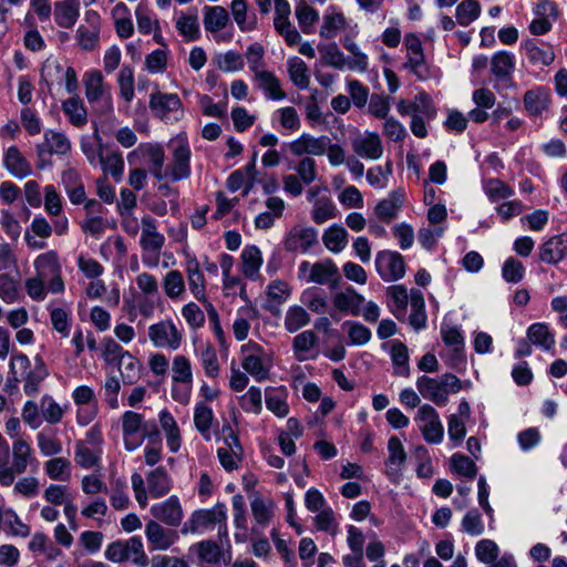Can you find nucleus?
Listing matches in <instances>:
<instances>
[{"label": "nucleus", "mask_w": 567, "mask_h": 567, "mask_svg": "<svg viewBox=\"0 0 567 567\" xmlns=\"http://www.w3.org/2000/svg\"><path fill=\"white\" fill-rule=\"evenodd\" d=\"M131 484L138 506L146 508L150 497L158 499L169 494L173 488V478L164 466H157L148 471L145 478L140 473H133Z\"/></svg>", "instance_id": "1"}, {"label": "nucleus", "mask_w": 567, "mask_h": 567, "mask_svg": "<svg viewBox=\"0 0 567 567\" xmlns=\"http://www.w3.org/2000/svg\"><path fill=\"white\" fill-rule=\"evenodd\" d=\"M416 389L425 400L443 406L447 403L450 394L461 391L462 383L452 373H444L437 378L422 375L416 380Z\"/></svg>", "instance_id": "2"}, {"label": "nucleus", "mask_w": 567, "mask_h": 567, "mask_svg": "<svg viewBox=\"0 0 567 567\" xmlns=\"http://www.w3.org/2000/svg\"><path fill=\"white\" fill-rule=\"evenodd\" d=\"M241 367L256 381L261 382L269 379L274 364L272 354L261 344L248 341L240 348Z\"/></svg>", "instance_id": "3"}, {"label": "nucleus", "mask_w": 567, "mask_h": 567, "mask_svg": "<svg viewBox=\"0 0 567 567\" xmlns=\"http://www.w3.org/2000/svg\"><path fill=\"white\" fill-rule=\"evenodd\" d=\"M12 461L7 466L0 462V484L10 486L14 483L16 475L27 472L29 466H37L38 460L31 444L25 440L12 442L11 446Z\"/></svg>", "instance_id": "4"}, {"label": "nucleus", "mask_w": 567, "mask_h": 567, "mask_svg": "<svg viewBox=\"0 0 567 567\" xmlns=\"http://www.w3.org/2000/svg\"><path fill=\"white\" fill-rule=\"evenodd\" d=\"M227 509L224 504H216L209 509L194 511L181 528L182 535L199 534L219 525V534H227Z\"/></svg>", "instance_id": "5"}, {"label": "nucleus", "mask_w": 567, "mask_h": 567, "mask_svg": "<svg viewBox=\"0 0 567 567\" xmlns=\"http://www.w3.org/2000/svg\"><path fill=\"white\" fill-rule=\"evenodd\" d=\"M104 555L110 561L117 564L131 561L136 567H146L150 563L140 536L109 544Z\"/></svg>", "instance_id": "6"}, {"label": "nucleus", "mask_w": 567, "mask_h": 567, "mask_svg": "<svg viewBox=\"0 0 567 567\" xmlns=\"http://www.w3.org/2000/svg\"><path fill=\"white\" fill-rule=\"evenodd\" d=\"M142 261L148 268L158 266L159 254L165 245V237L157 230V225L151 216L142 218V234L140 238Z\"/></svg>", "instance_id": "7"}, {"label": "nucleus", "mask_w": 567, "mask_h": 567, "mask_svg": "<svg viewBox=\"0 0 567 567\" xmlns=\"http://www.w3.org/2000/svg\"><path fill=\"white\" fill-rule=\"evenodd\" d=\"M146 429L147 424L141 413L127 410L121 415L123 444L127 452L138 450L145 439L151 437L152 433L147 432Z\"/></svg>", "instance_id": "8"}, {"label": "nucleus", "mask_w": 567, "mask_h": 567, "mask_svg": "<svg viewBox=\"0 0 567 567\" xmlns=\"http://www.w3.org/2000/svg\"><path fill=\"white\" fill-rule=\"evenodd\" d=\"M298 279L307 284L330 285L339 281V269L332 259L317 262L303 260L298 267Z\"/></svg>", "instance_id": "9"}, {"label": "nucleus", "mask_w": 567, "mask_h": 567, "mask_svg": "<svg viewBox=\"0 0 567 567\" xmlns=\"http://www.w3.org/2000/svg\"><path fill=\"white\" fill-rule=\"evenodd\" d=\"M85 97L90 104L99 105L105 113L113 112V100L110 86L104 82L97 70L87 71L83 76Z\"/></svg>", "instance_id": "10"}, {"label": "nucleus", "mask_w": 567, "mask_h": 567, "mask_svg": "<svg viewBox=\"0 0 567 567\" xmlns=\"http://www.w3.org/2000/svg\"><path fill=\"white\" fill-rule=\"evenodd\" d=\"M150 109L155 117L166 124H173L184 117V107L175 93L155 92L150 95Z\"/></svg>", "instance_id": "11"}, {"label": "nucleus", "mask_w": 567, "mask_h": 567, "mask_svg": "<svg viewBox=\"0 0 567 567\" xmlns=\"http://www.w3.org/2000/svg\"><path fill=\"white\" fill-rule=\"evenodd\" d=\"M172 161L168 175L172 182L186 179L190 176V147L185 134H178L171 141Z\"/></svg>", "instance_id": "12"}, {"label": "nucleus", "mask_w": 567, "mask_h": 567, "mask_svg": "<svg viewBox=\"0 0 567 567\" xmlns=\"http://www.w3.org/2000/svg\"><path fill=\"white\" fill-rule=\"evenodd\" d=\"M33 266L35 274L47 279L51 277L48 284V290L52 293H60L64 291V282L61 276V264L59 255L55 250H48L39 255Z\"/></svg>", "instance_id": "13"}, {"label": "nucleus", "mask_w": 567, "mask_h": 567, "mask_svg": "<svg viewBox=\"0 0 567 567\" xmlns=\"http://www.w3.org/2000/svg\"><path fill=\"white\" fill-rule=\"evenodd\" d=\"M423 439L430 444H439L444 437V426L437 411L430 404L419 406L414 417Z\"/></svg>", "instance_id": "14"}, {"label": "nucleus", "mask_w": 567, "mask_h": 567, "mask_svg": "<svg viewBox=\"0 0 567 567\" xmlns=\"http://www.w3.org/2000/svg\"><path fill=\"white\" fill-rule=\"evenodd\" d=\"M147 334L152 344L162 349L177 350L183 340L182 330L171 319L151 324Z\"/></svg>", "instance_id": "15"}, {"label": "nucleus", "mask_w": 567, "mask_h": 567, "mask_svg": "<svg viewBox=\"0 0 567 567\" xmlns=\"http://www.w3.org/2000/svg\"><path fill=\"white\" fill-rule=\"evenodd\" d=\"M375 270L385 282H394L405 275L406 265L401 254L393 250H381L375 255Z\"/></svg>", "instance_id": "16"}, {"label": "nucleus", "mask_w": 567, "mask_h": 567, "mask_svg": "<svg viewBox=\"0 0 567 567\" xmlns=\"http://www.w3.org/2000/svg\"><path fill=\"white\" fill-rule=\"evenodd\" d=\"M150 513L153 516L152 520L174 528L181 526L185 517L182 502L177 495H171L164 501L154 503L150 507Z\"/></svg>", "instance_id": "17"}, {"label": "nucleus", "mask_w": 567, "mask_h": 567, "mask_svg": "<svg viewBox=\"0 0 567 567\" xmlns=\"http://www.w3.org/2000/svg\"><path fill=\"white\" fill-rule=\"evenodd\" d=\"M72 150L69 136L58 130L48 128L43 133V141L35 146V153L40 161L53 155L65 156Z\"/></svg>", "instance_id": "18"}, {"label": "nucleus", "mask_w": 567, "mask_h": 567, "mask_svg": "<svg viewBox=\"0 0 567 567\" xmlns=\"http://www.w3.org/2000/svg\"><path fill=\"white\" fill-rule=\"evenodd\" d=\"M388 458L385 460L384 474L394 484L401 483L408 455L401 440L391 436L388 441Z\"/></svg>", "instance_id": "19"}, {"label": "nucleus", "mask_w": 567, "mask_h": 567, "mask_svg": "<svg viewBox=\"0 0 567 567\" xmlns=\"http://www.w3.org/2000/svg\"><path fill=\"white\" fill-rule=\"evenodd\" d=\"M145 537L152 550H168L179 540L178 532L167 528L157 520L150 519L145 525Z\"/></svg>", "instance_id": "20"}, {"label": "nucleus", "mask_w": 567, "mask_h": 567, "mask_svg": "<svg viewBox=\"0 0 567 567\" xmlns=\"http://www.w3.org/2000/svg\"><path fill=\"white\" fill-rule=\"evenodd\" d=\"M396 110L402 116L417 115L422 118L434 120L436 107L432 97L424 91L419 92L413 100H400Z\"/></svg>", "instance_id": "21"}, {"label": "nucleus", "mask_w": 567, "mask_h": 567, "mask_svg": "<svg viewBox=\"0 0 567 567\" xmlns=\"http://www.w3.org/2000/svg\"><path fill=\"white\" fill-rule=\"evenodd\" d=\"M327 137L326 135L317 137L309 133H302L297 138L290 141L287 144V148L292 156L297 157L302 155L322 156L327 148Z\"/></svg>", "instance_id": "22"}, {"label": "nucleus", "mask_w": 567, "mask_h": 567, "mask_svg": "<svg viewBox=\"0 0 567 567\" xmlns=\"http://www.w3.org/2000/svg\"><path fill=\"white\" fill-rule=\"evenodd\" d=\"M491 72L496 79L495 87H499V82L504 87L512 84V76L516 66V58L513 53L507 51H498L494 53L489 60Z\"/></svg>", "instance_id": "23"}, {"label": "nucleus", "mask_w": 567, "mask_h": 567, "mask_svg": "<svg viewBox=\"0 0 567 567\" xmlns=\"http://www.w3.org/2000/svg\"><path fill=\"white\" fill-rule=\"evenodd\" d=\"M353 152L361 158L377 161L383 155L381 137L375 132H364L351 142Z\"/></svg>", "instance_id": "24"}, {"label": "nucleus", "mask_w": 567, "mask_h": 567, "mask_svg": "<svg viewBox=\"0 0 567 567\" xmlns=\"http://www.w3.org/2000/svg\"><path fill=\"white\" fill-rule=\"evenodd\" d=\"M185 272L189 291L196 300L205 302L207 300L206 278L200 269L199 261L194 255H186Z\"/></svg>", "instance_id": "25"}, {"label": "nucleus", "mask_w": 567, "mask_h": 567, "mask_svg": "<svg viewBox=\"0 0 567 567\" xmlns=\"http://www.w3.org/2000/svg\"><path fill=\"white\" fill-rule=\"evenodd\" d=\"M262 265L264 256L259 247L247 245L243 248L239 257V270L246 279L258 280Z\"/></svg>", "instance_id": "26"}, {"label": "nucleus", "mask_w": 567, "mask_h": 567, "mask_svg": "<svg viewBox=\"0 0 567 567\" xmlns=\"http://www.w3.org/2000/svg\"><path fill=\"white\" fill-rule=\"evenodd\" d=\"M318 231L312 227L296 226L286 236L285 247L288 251L306 252L316 243Z\"/></svg>", "instance_id": "27"}, {"label": "nucleus", "mask_w": 567, "mask_h": 567, "mask_svg": "<svg viewBox=\"0 0 567 567\" xmlns=\"http://www.w3.org/2000/svg\"><path fill=\"white\" fill-rule=\"evenodd\" d=\"M405 199V192L403 189H394L374 207V215L383 223H391L395 219L403 206Z\"/></svg>", "instance_id": "28"}, {"label": "nucleus", "mask_w": 567, "mask_h": 567, "mask_svg": "<svg viewBox=\"0 0 567 567\" xmlns=\"http://www.w3.org/2000/svg\"><path fill=\"white\" fill-rule=\"evenodd\" d=\"M319 189L311 188L308 194L307 198L309 202L312 203V209H311V218L312 220L318 224H324L330 219H333L338 215V209L332 202V199L328 196L322 197H316Z\"/></svg>", "instance_id": "29"}, {"label": "nucleus", "mask_w": 567, "mask_h": 567, "mask_svg": "<svg viewBox=\"0 0 567 567\" xmlns=\"http://www.w3.org/2000/svg\"><path fill=\"white\" fill-rule=\"evenodd\" d=\"M348 27L346 16L334 6H329L322 16L319 35L323 39H334Z\"/></svg>", "instance_id": "30"}, {"label": "nucleus", "mask_w": 567, "mask_h": 567, "mask_svg": "<svg viewBox=\"0 0 567 567\" xmlns=\"http://www.w3.org/2000/svg\"><path fill=\"white\" fill-rule=\"evenodd\" d=\"M80 0H59L53 6V18L58 27L72 29L80 18Z\"/></svg>", "instance_id": "31"}, {"label": "nucleus", "mask_w": 567, "mask_h": 567, "mask_svg": "<svg viewBox=\"0 0 567 567\" xmlns=\"http://www.w3.org/2000/svg\"><path fill=\"white\" fill-rule=\"evenodd\" d=\"M3 166L16 178L23 179L31 175L32 167L20 150L12 145L3 151Z\"/></svg>", "instance_id": "32"}, {"label": "nucleus", "mask_w": 567, "mask_h": 567, "mask_svg": "<svg viewBox=\"0 0 567 567\" xmlns=\"http://www.w3.org/2000/svg\"><path fill=\"white\" fill-rule=\"evenodd\" d=\"M158 423L165 435L167 449L171 453H177L182 446V434L176 420L167 409L158 412Z\"/></svg>", "instance_id": "33"}, {"label": "nucleus", "mask_w": 567, "mask_h": 567, "mask_svg": "<svg viewBox=\"0 0 567 567\" xmlns=\"http://www.w3.org/2000/svg\"><path fill=\"white\" fill-rule=\"evenodd\" d=\"M332 302L337 310L358 316L364 303V297L358 293L354 288L348 287L336 292L332 297Z\"/></svg>", "instance_id": "34"}, {"label": "nucleus", "mask_w": 567, "mask_h": 567, "mask_svg": "<svg viewBox=\"0 0 567 567\" xmlns=\"http://www.w3.org/2000/svg\"><path fill=\"white\" fill-rule=\"evenodd\" d=\"M566 256L567 233L549 238L540 247L539 257L546 264H557Z\"/></svg>", "instance_id": "35"}, {"label": "nucleus", "mask_w": 567, "mask_h": 567, "mask_svg": "<svg viewBox=\"0 0 567 567\" xmlns=\"http://www.w3.org/2000/svg\"><path fill=\"white\" fill-rule=\"evenodd\" d=\"M520 45L533 65L547 66L555 59V53L550 45L538 44L535 40H525Z\"/></svg>", "instance_id": "36"}, {"label": "nucleus", "mask_w": 567, "mask_h": 567, "mask_svg": "<svg viewBox=\"0 0 567 567\" xmlns=\"http://www.w3.org/2000/svg\"><path fill=\"white\" fill-rule=\"evenodd\" d=\"M252 79L257 89L261 90L268 99L280 101L286 97L280 80L272 72L264 70L254 74Z\"/></svg>", "instance_id": "37"}, {"label": "nucleus", "mask_w": 567, "mask_h": 567, "mask_svg": "<svg viewBox=\"0 0 567 567\" xmlns=\"http://www.w3.org/2000/svg\"><path fill=\"white\" fill-rule=\"evenodd\" d=\"M524 106L528 115L538 116L542 115L549 105L550 94L548 90L543 86H538L532 90H528L524 94Z\"/></svg>", "instance_id": "38"}, {"label": "nucleus", "mask_w": 567, "mask_h": 567, "mask_svg": "<svg viewBox=\"0 0 567 567\" xmlns=\"http://www.w3.org/2000/svg\"><path fill=\"white\" fill-rule=\"evenodd\" d=\"M342 47L349 52L348 70L358 73H364L369 70V56L362 51L359 43H357L351 37H344L341 40Z\"/></svg>", "instance_id": "39"}, {"label": "nucleus", "mask_w": 567, "mask_h": 567, "mask_svg": "<svg viewBox=\"0 0 567 567\" xmlns=\"http://www.w3.org/2000/svg\"><path fill=\"white\" fill-rule=\"evenodd\" d=\"M390 357L393 365V374L409 378L411 374L410 355L408 347L399 340L390 343Z\"/></svg>", "instance_id": "40"}, {"label": "nucleus", "mask_w": 567, "mask_h": 567, "mask_svg": "<svg viewBox=\"0 0 567 567\" xmlns=\"http://www.w3.org/2000/svg\"><path fill=\"white\" fill-rule=\"evenodd\" d=\"M288 391L285 386L268 388L265 394L267 409L278 417H286L289 414Z\"/></svg>", "instance_id": "41"}, {"label": "nucleus", "mask_w": 567, "mask_h": 567, "mask_svg": "<svg viewBox=\"0 0 567 567\" xmlns=\"http://www.w3.org/2000/svg\"><path fill=\"white\" fill-rule=\"evenodd\" d=\"M215 420L213 409L205 401L196 402L194 406V425L205 441L212 439V425Z\"/></svg>", "instance_id": "42"}, {"label": "nucleus", "mask_w": 567, "mask_h": 567, "mask_svg": "<svg viewBox=\"0 0 567 567\" xmlns=\"http://www.w3.org/2000/svg\"><path fill=\"white\" fill-rule=\"evenodd\" d=\"M318 342V337L311 330H306L297 334L292 340V350L295 358L299 361L315 359L313 348Z\"/></svg>", "instance_id": "43"}, {"label": "nucleus", "mask_w": 567, "mask_h": 567, "mask_svg": "<svg viewBox=\"0 0 567 567\" xmlns=\"http://www.w3.org/2000/svg\"><path fill=\"white\" fill-rule=\"evenodd\" d=\"M322 243L330 252L339 254L348 246V231L343 226L333 224L323 231Z\"/></svg>", "instance_id": "44"}, {"label": "nucleus", "mask_w": 567, "mask_h": 567, "mask_svg": "<svg viewBox=\"0 0 567 567\" xmlns=\"http://www.w3.org/2000/svg\"><path fill=\"white\" fill-rule=\"evenodd\" d=\"M23 298L19 276L8 271L0 274V299L8 303L19 302Z\"/></svg>", "instance_id": "45"}, {"label": "nucleus", "mask_w": 567, "mask_h": 567, "mask_svg": "<svg viewBox=\"0 0 567 567\" xmlns=\"http://www.w3.org/2000/svg\"><path fill=\"white\" fill-rule=\"evenodd\" d=\"M291 286L287 281L282 279L270 281L265 290L268 309L279 307L287 302L291 297Z\"/></svg>", "instance_id": "46"}, {"label": "nucleus", "mask_w": 567, "mask_h": 567, "mask_svg": "<svg viewBox=\"0 0 567 567\" xmlns=\"http://www.w3.org/2000/svg\"><path fill=\"white\" fill-rule=\"evenodd\" d=\"M197 553L200 563L209 566H219L221 563L227 564L230 560V556L226 557L221 547L212 540L199 542Z\"/></svg>", "instance_id": "47"}, {"label": "nucleus", "mask_w": 567, "mask_h": 567, "mask_svg": "<svg viewBox=\"0 0 567 567\" xmlns=\"http://www.w3.org/2000/svg\"><path fill=\"white\" fill-rule=\"evenodd\" d=\"M227 447H219L217 450V456L220 465L228 472L234 471L238 467L240 462L241 446L235 435H230L226 441Z\"/></svg>", "instance_id": "48"}, {"label": "nucleus", "mask_w": 567, "mask_h": 567, "mask_svg": "<svg viewBox=\"0 0 567 567\" xmlns=\"http://www.w3.org/2000/svg\"><path fill=\"white\" fill-rule=\"evenodd\" d=\"M137 157L146 158L148 163L155 167L164 166L165 162L164 150L156 143H142L127 155L130 163Z\"/></svg>", "instance_id": "49"}, {"label": "nucleus", "mask_w": 567, "mask_h": 567, "mask_svg": "<svg viewBox=\"0 0 567 567\" xmlns=\"http://www.w3.org/2000/svg\"><path fill=\"white\" fill-rule=\"evenodd\" d=\"M441 337L444 343L452 348L453 354V364H457L463 361V350H464V337L460 328L455 326L444 324L441 328Z\"/></svg>", "instance_id": "50"}, {"label": "nucleus", "mask_w": 567, "mask_h": 567, "mask_svg": "<svg viewBox=\"0 0 567 567\" xmlns=\"http://www.w3.org/2000/svg\"><path fill=\"white\" fill-rule=\"evenodd\" d=\"M62 111L75 127H83L87 123V112L79 96H72L63 101Z\"/></svg>", "instance_id": "51"}, {"label": "nucleus", "mask_w": 567, "mask_h": 567, "mask_svg": "<svg viewBox=\"0 0 567 567\" xmlns=\"http://www.w3.org/2000/svg\"><path fill=\"white\" fill-rule=\"evenodd\" d=\"M287 71L295 86L306 90L310 84V72L305 61L298 56L287 60Z\"/></svg>", "instance_id": "52"}, {"label": "nucleus", "mask_w": 567, "mask_h": 567, "mask_svg": "<svg viewBox=\"0 0 567 567\" xmlns=\"http://www.w3.org/2000/svg\"><path fill=\"white\" fill-rule=\"evenodd\" d=\"M162 284L165 296L171 300H181L185 295L184 276L176 269L167 271L163 277Z\"/></svg>", "instance_id": "53"}, {"label": "nucleus", "mask_w": 567, "mask_h": 567, "mask_svg": "<svg viewBox=\"0 0 567 567\" xmlns=\"http://www.w3.org/2000/svg\"><path fill=\"white\" fill-rule=\"evenodd\" d=\"M229 22V14L223 7H206L204 9V28L206 31L216 33L223 30Z\"/></svg>", "instance_id": "54"}, {"label": "nucleus", "mask_w": 567, "mask_h": 567, "mask_svg": "<svg viewBox=\"0 0 567 567\" xmlns=\"http://www.w3.org/2000/svg\"><path fill=\"white\" fill-rule=\"evenodd\" d=\"M68 404L61 405L51 395L44 394L40 400L42 419L49 424H58L68 411Z\"/></svg>", "instance_id": "55"}, {"label": "nucleus", "mask_w": 567, "mask_h": 567, "mask_svg": "<svg viewBox=\"0 0 567 567\" xmlns=\"http://www.w3.org/2000/svg\"><path fill=\"white\" fill-rule=\"evenodd\" d=\"M104 172L110 174L116 182L122 179L124 173V159L118 151H105L97 162Z\"/></svg>", "instance_id": "56"}, {"label": "nucleus", "mask_w": 567, "mask_h": 567, "mask_svg": "<svg viewBox=\"0 0 567 567\" xmlns=\"http://www.w3.org/2000/svg\"><path fill=\"white\" fill-rule=\"evenodd\" d=\"M318 50L322 62L336 70L348 69V60L336 43L319 44Z\"/></svg>", "instance_id": "57"}, {"label": "nucleus", "mask_w": 567, "mask_h": 567, "mask_svg": "<svg viewBox=\"0 0 567 567\" xmlns=\"http://www.w3.org/2000/svg\"><path fill=\"white\" fill-rule=\"evenodd\" d=\"M2 523L6 533L11 537L27 538L31 534V527L13 509H7L2 513Z\"/></svg>", "instance_id": "58"}, {"label": "nucleus", "mask_w": 567, "mask_h": 567, "mask_svg": "<svg viewBox=\"0 0 567 567\" xmlns=\"http://www.w3.org/2000/svg\"><path fill=\"white\" fill-rule=\"evenodd\" d=\"M527 339L545 351H549L555 344L554 334L549 331L548 326L543 322L533 323L527 329Z\"/></svg>", "instance_id": "59"}, {"label": "nucleus", "mask_w": 567, "mask_h": 567, "mask_svg": "<svg viewBox=\"0 0 567 567\" xmlns=\"http://www.w3.org/2000/svg\"><path fill=\"white\" fill-rule=\"evenodd\" d=\"M295 16L301 31L305 34H311L319 20V12L306 1H300L295 8Z\"/></svg>", "instance_id": "60"}, {"label": "nucleus", "mask_w": 567, "mask_h": 567, "mask_svg": "<svg viewBox=\"0 0 567 567\" xmlns=\"http://www.w3.org/2000/svg\"><path fill=\"white\" fill-rule=\"evenodd\" d=\"M102 455V449L93 447L84 442H78L75 445L74 461L82 468H92L99 464Z\"/></svg>", "instance_id": "61"}, {"label": "nucleus", "mask_w": 567, "mask_h": 567, "mask_svg": "<svg viewBox=\"0 0 567 567\" xmlns=\"http://www.w3.org/2000/svg\"><path fill=\"white\" fill-rule=\"evenodd\" d=\"M230 10L234 21L243 32H249L256 29V18L248 16V7L246 0H233Z\"/></svg>", "instance_id": "62"}, {"label": "nucleus", "mask_w": 567, "mask_h": 567, "mask_svg": "<svg viewBox=\"0 0 567 567\" xmlns=\"http://www.w3.org/2000/svg\"><path fill=\"white\" fill-rule=\"evenodd\" d=\"M410 305L412 312L410 315V323L415 329H422L426 326V313H425V302L423 293L417 289H412L410 291Z\"/></svg>", "instance_id": "63"}, {"label": "nucleus", "mask_w": 567, "mask_h": 567, "mask_svg": "<svg viewBox=\"0 0 567 567\" xmlns=\"http://www.w3.org/2000/svg\"><path fill=\"white\" fill-rule=\"evenodd\" d=\"M310 322V315L299 305L290 306L285 315L284 326L290 332H297L301 328L308 326Z\"/></svg>", "instance_id": "64"}]
</instances>
